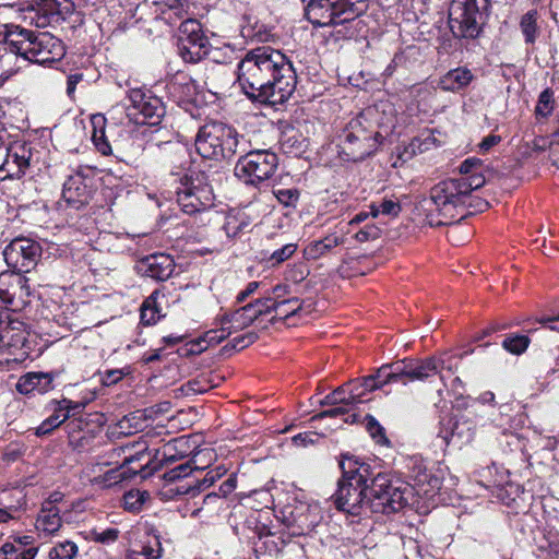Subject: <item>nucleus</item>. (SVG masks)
<instances>
[{"instance_id": "338daca9", "label": "nucleus", "mask_w": 559, "mask_h": 559, "mask_svg": "<svg viewBox=\"0 0 559 559\" xmlns=\"http://www.w3.org/2000/svg\"><path fill=\"white\" fill-rule=\"evenodd\" d=\"M282 301H289V304L282 309H274V312L281 319L289 318L300 309V301L298 298L283 299Z\"/></svg>"}, {"instance_id": "2eb2a0df", "label": "nucleus", "mask_w": 559, "mask_h": 559, "mask_svg": "<svg viewBox=\"0 0 559 559\" xmlns=\"http://www.w3.org/2000/svg\"><path fill=\"white\" fill-rule=\"evenodd\" d=\"M179 32L178 53L186 62H198L209 53V40L197 20L187 17Z\"/></svg>"}, {"instance_id": "ea45409f", "label": "nucleus", "mask_w": 559, "mask_h": 559, "mask_svg": "<svg viewBox=\"0 0 559 559\" xmlns=\"http://www.w3.org/2000/svg\"><path fill=\"white\" fill-rule=\"evenodd\" d=\"M157 293L154 292L151 296H148L141 307V323L144 325H153L155 324L162 317L160 310L156 305Z\"/></svg>"}, {"instance_id": "412c9836", "label": "nucleus", "mask_w": 559, "mask_h": 559, "mask_svg": "<svg viewBox=\"0 0 559 559\" xmlns=\"http://www.w3.org/2000/svg\"><path fill=\"white\" fill-rule=\"evenodd\" d=\"M340 467L342 469V478L338 483L368 487L367 481L372 477V471L369 464L346 453L341 456Z\"/></svg>"}, {"instance_id": "6e6d98bb", "label": "nucleus", "mask_w": 559, "mask_h": 559, "mask_svg": "<svg viewBox=\"0 0 559 559\" xmlns=\"http://www.w3.org/2000/svg\"><path fill=\"white\" fill-rule=\"evenodd\" d=\"M297 248V243H286L282 248L274 250L267 261L272 266L278 265L292 258L296 253Z\"/></svg>"}, {"instance_id": "39448f33", "label": "nucleus", "mask_w": 559, "mask_h": 559, "mask_svg": "<svg viewBox=\"0 0 559 559\" xmlns=\"http://www.w3.org/2000/svg\"><path fill=\"white\" fill-rule=\"evenodd\" d=\"M409 487L400 478L379 473L371 478L367 498V507L373 513L389 514L397 512L407 503Z\"/></svg>"}, {"instance_id": "052dcab7", "label": "nucleus", "mask_w": 559, "mask_h": 559, "mask_svg": "<svg viewBox=\"0 0 559 559\" xmlns=\"http://www.w3.org/2000/svg\"><path fill=\"white\" fill-rule=\"evenodd\" d=\"M552 136L550 139L545 136H536L532 141L524 144V154L531 156L533 153H540L545 150H549V156L551 155Z\"/></svg>"}, {"instance_id": "423d86ee", "label": "nucleus", "mask_w": 559, "mask_h": 559, "mask_svg": "<svg viewBox=\"0 0 559 559\" xmlns=\"http://www.w3.org/2000/svg\"><path fill=\"white\" fill-rule=\"evenodd\" d=\"M176 193L178 205L189 215L206 213L214 204L213 189L204 173L190 171L185 175Z\"/></svg>"}, {"instance_id": "f3484780", "label": "nucleus", "mask_w": 559, "mask_h": 559, "mask_svg": "<svg viewBox=\"0 0 559 559\" xmlns=\"http://www.w3.org/2000/svg\"><path fill=\"white\" fill-rule=\"evenodd\" d=\"M277 518L297 535L310 532L321 520L318 506L301 501L285 506Z\"/></svg>"}, {"instance_id": "de8ad7c7", "label": "nucleus", "mask_w": 559, "mask_h": 559, "mask_svg": "<svg viewBox=\"0 0 559 559\" xmlns=\"http://www.w3.org/2000/svg\"><path fill=\"white\" fill-rule=\"evenodd\" d=\"M187 443L183 438H177L165 444L163 448L165 461L173 463L183 457L186 455L183 449L187 448Z\"/></svg>"}, {"instance_id": "bf43d9fd", "label": "nucleus", "mask_w": 559, "mask_h": 559, "mask_svg": "<svg viewBox=\"0 0 559 559\" xmlns=\"http://www.w3.org/2000/svg\"><path fill=\"white\" fill-rule=\"evenodd\" d=\"M146 499V492L131 490L123 496V507L126 510L136 512L141 509Z\"/></svg>"}, {"instance_id": "7c9ffc66", "label": "nucleus", "mask_w": 559, "mask_h": 559, "mask_svg": "<svg viewBox=\"0 0 559 559\" xmlns=\"http://www.w3.org/2000/svg\"><path fill=\"white\" fill-rule=\"evenodd\" d=\"M474 75L467 68H455L442 75L438 86L445 92H459L467 87Z\"/></svg>"}, {"instance_id": "20e7f679", "label": "nucleus", "mask_w": 559, "mask_h": 559, "mask_svg": "<svg viewBox=\"0 0 559 559\" xmlns=\"http://www.w3.org/2000/svg\"><path fill=\"white\" fill-rule=\"evenodd\" d=\"M368 9L367 0H309L306 7L308 20L316 26H338L337 35L355 36L353 23Z\"/></svg>"}, {"instance_id": "c85d7f7f", "label": "nucleus", "mask_w": 559, "mask_h": 559, "mask_svg": "<svg viewBox=\"0 0 559 559\" xmlns=\"http://www.w3.org/2000/svg\"><path fill=\"white\" fill-rule=\"evenodd\" d=\"M440 424L442 428L439 431L438 437L441 438L447 444L452 441L459 443H468L474 437L467 423H459L449 417L443 418Z\"/></svg>"}, {"instance_id": "4468645a", "label": "nucleus", "mask_w": 559, "mask_h": 559, "mask_svg": "<svg viewBox=\"0 0 559 559\" xmlns=\"http://www.w3.org/2000/svg\"><path fill=\"white\" fill-rule=\"evenodd\" d=\"M73 9L70 0H35L26 10L24 20L31 25L44 28L64 21Z\"/></svg>"}, {"instance_id": "aec40b11", "label": "nucleus", "mask_w": 559, "mask_h": 559, "mask_svg": "<svg viewBox=\"0 0 559 559\" xmlns=\"http://www.w3.org/2000/svg\"><path fill=\"white\" fill-rule=\"evenodd\" d=\"M408 476L413 480L414 486L418 487L425 495L438 491L441 487V479L435 475L427 465V462L419 457L413 456L407 463Z\"/></svg>"}, {"instance_id": "f257e3e1", "label": "nucleus", "mask_w": 559, "mask_h": 559, "mask_svg": "<svg viewBox=\"0 0 559 559\" xmlns=\"http://www.w3.org/2000/svg\"><path fill=\"white\" fill-rule=\"evenodd\" d=\"M237 81L249 98L282 105L294 93L297 78L285 55L271 47H259L248 51L238 63Z\"/></svg>"}, {"instance_id": "473e14b6", "label": "nucleus", "mask_w": 559, "mask_h": 559, "mask_svg": "<svg viewBox=\"0 0 559 559\" xmlns=\"http://www.w3.org/2000/svg\"><path fill=\"white\" fill-rule=\"evenodd\" d=\"M91 123L93 127L92 141L95 147L103 155H110L111 146L105 133L106 118L103 115H94L91 118Z\"/></svg>"}, {"instance_id": "6e6552de", "label": "nucleus", "mask_w": 559, "mask_h": 559, "mask_svg": "<svg viewBox=\"0 0 559 559\" xmlns=\"http://www.w3.org/2000/svg\"><path fill=\"white\" fill-rule=\"evenodd\" d=\"M378 135L362 124L361 118L350 120L341 135L340 155L348 162L365 159L377 150Z\"/></svg>"}, {"instance_id": "b1692460", "label": "nucleus", "mask_w": 559, "mask_h": 559, "mask_svg": "<svg viewBox=\"0 0 559 559\" xmlns=\"http://www.w3.org/2000/svg\"><path fill=\"white\" fill-rule=\"evenodd\" d=\"M217 131L216 121L205 123L199 129L194 145L203 158L219 160Z\"/></svg>"}, {"instance_id": "69168bd1", "label": "nucleus", "mask_w": 559, "mask_h": 559, "mask_svg": "<svg viewBox=\"0 0 559 559\" xmlns=\"http://www.w3.org/2000/svg\"><path fill=\"white\" fill-rule=\"evenodd\" d=\"M381 230L379 227L374 225H366L359 231L355 234V238L359 242H366L369 240H374L380 237Z\"/></svg>"}, {"instance_id": "5fc2aeb1", "label": "nucleus", "mask_w": 559, "mask_h": 559, "mask_svg": "<svg viewBox=\"0 0 559 559\" xmlns=\"http://www.w3.org/2000/svg\"><path fill=\"white\" fill-rule=\"evenodd\" d=\"M132 554L141 555L144 559H158L162 554V547L157 536L151 537L141 545V550H132Z\"/></svg>"}, {"instance_id": "8fccbe9b", "label": "nucleus", "mask_w": 559, "mask_h": 559, "mask_svg": "<svg viewBox=\"0 0 559 559\" xmlns=\"http://www.w3.org/2000/svg\"><path fill=\"white\" fill-rule=\"evenodd\" d=\"M389 366L394 382H402L403 384L411 382V358L395 361Z\"/></svg>"}, {"instance_id": "f8f14e48", "label": "nucleus", "mask_w": 559, "mask_h": 559, "mask_svg": "<svg viewBox=\"0 0 559 559\" xmlns=\"http://www.w3.org/2000/svg\"><path fill=\"white\" fill-rule=\"evenodd\" d=\"M32 289L28 278L19 272L0 274V308L21 311L29 304Z\"/></svg>"}, {"instance_id": "72a5a7b5", "label": "nucleus", "mask_w": 559, "mask_h": 559, "mask_svg": "<svg viewBox=\"0 0 559 559\" xmlns=\"http://www.w3.org/2000/svg\"><path fill=\"white\" fill-rule=\"evenodd\" d=\"M241 33L245 37L255 39L258 41H267L272 36L271 27L252 16L246 17V23L241 27Z\"/></svg>"}, {"instance_id": "4d7b16f0", "label": "nucleus", "mask_w": 559, "mask_h": 559, "mask_svg": "<svg viewBox=\"0 0 559 559\" xmlns=\"http://www.w3.org/2000/svg\"><path fill=\"white\" fill-rule=\"evenodd\" d=\"M344 385L347 386V396L349 400V404L354 409L358 404L365 402L367 391L365 388H362L359 380L350 381L348 383H345Z\"/></svg>"}, {"instance_id": "c756f323", "label": "nucleus", "mask_w": 559, "mask_h": 559, "mask_svg": "<svg viewBox=\"0 0 559 559\" xmlns=\"http://www.w3.org/2000/svg\"><path fill=\"white\" fill-rule=\"evenodd\" d=\"M344 241L343 236L332 233L322 239L309 242L304 249V254L309 260H318L332 252L337 246L343 245Z\"/></svg>"}, {"instance_id": "a878e982", "label": "nucleus", "mask_w": 559, "mask_h": 559, "mask_svg": "<svg viewBox=\"0 0 559 559\" xmlns=\"http://www.w3.org/2000/svg\"><path fill=\"white\" fill-rule=\"evenodd\" d=\"M62 525L60 509L53 506V501H45L36 520V530L45 535L56 534Z\"/></svg>"}, {"instance_id": "79ce46f5", "label": "nucleus", "mask_w": 559, "mask_h": 559, "mask_svg": "<svg viewBox=\"0 0 559 559\" xmlns=\"http://www.w3.org/2000/svg\"><path fill=\"white\" fill-rule=\"evenodd\" d=\"M484 163L481 159L476 157H469L463 160L459 167L460 177L456 179H465L471 181L472 177H480L485 182V176L483 175Z\"/></svg>"}, {"instance_id": "c03bdc74", "label": "nucleus", "mask_w": 559, "mask_h": 559, "mask_svg": "<svg viewBox=\"0 0 559 559\" xmlns=\"http://www.w3.org/2000/svg\"><path fill=\"white\" fill-rule=\"evenodd\" d=\"M289 301H280L271 296L257 299L254 302H250L247 306H251L253 310L251 312L257 313V319L264 314H270L274 309L284 308Z\"/></svg>"}, {"instance_id": "f704fd0d", "label": "nucleus", "mask_w": 559, "mask_h": 559, "mask_svg": "<svg viewBox=\"0 0 559 559\" xmlns=\"http://www.w3.org/2000/svg\"><path fill=\"white\" fill-rule=\"evenodd\" d=\"M20 150L22 151L21 154L17 151L10 150L5 162L3 163V168L10 173L11 177L15 178L23 176L29 165L25 151L23 148Z\"/></svg>"}, {"instance_id": "a211bd4d", "label": "nucleus", "mask_w": 559, "mask_h": 559, "mask_svg": "<svg viewBox=\"0 0 559 559\" xmlns=\"http://www.w3.org/2000/svg\"><path fill=\"white\" fill-rule=\"evenodd\" d=\"M369 487L354 486L345 483H337V490L334 495L336 508L352 515L360 513L362 508H367L366 492Z\"/></svg>"}, {"instance_id": "9b49d317", "label": "nucleus", "mask_w": 559, "mask_h": 559, "mask_svg": "<svg viewBox=\"0 0 559 559\" xmlns=\"http://www.w3.org/2000/svg\"><path fill=\"white\" fill-rule=\"evenodd\" d=\"M120 453L121 449L111 448L109 451L105 452L103 455H98L86 465L84 474L93 486H96L99 489H107L130 477L127 474V471L123 469L122 465L109 468L103 474L99 473L103 467L117 463L115 459L118 457Z\"/></svg>"}, {"instance_id": "393cba45", "label": "nucleus", "mask_w": 559, "mask_h": 559, "mask_svg": "<svg viewBox=\"0 0 559 559\" xmlns=\"http://www.w3.org/2000/svg\"><path fill=\"white\" fill-rule=\"evenodd\" d=\"M140 270L153 280L166 281L175 271V262L168 254H152L140 262Z\"/></svg>"}, {"instance_id": "2f4dec72", "label": "nucleus", "mask_w": 559, "mask_h": 559, "mask_svg": "<svg viewBox=\"0 0 559 559\" xmlns=\"http://www.w3.org/2000/svg\"><path fill=\"white\" fill-rule=\"evenodd\" d=\"M537 10H530L522 15L520 20V29L524 36V41L527 45H533L540 34V26L538 23Z\"/></svg>"}, {"instance_id": "0eeeda50", "label": "nucleus", "mask_w": 559, "mask_h": 559, "mask_svg": "<svg viewBox=\"0 0 559 559\" xmlns=\"http://www.w3.org/2000/svg\"><path fill=\"white\" fill-rule=\"evenodd\" d=\"M490 7V0H453L449 26L455 37L475 38L480 31V20Z\"/></svg>"}, {"instance_id": "e433bc0d", "label": "nucleus", "mask_w": 559, "mask_h": 559, "mask_svg": "<svg viewBox=\"0 0 559 559\" xmlns=\"http://www.w3.org/2000/svg\"><path fill=\"white\" fill-rule=\"evenodd\" d=\"M52 408V414L48 416L37 428V436H45L50 433L53 429L59 427L62 423H64L69 418V412H62L58 405H50Z\"/></svg>"}, {"instance_id": "13d9d810", "label": "nucleus", "mask_w": 559, "mask_h": 559, "mask_svg": "<svg viewBox=\"0 0 559 559\" xmlns=\"http://www.w3.org/2000/svg\"><path fill=\"white\" fill-rule=\"evenodd\" d=\"M554 109V94L550 90L540 93L535 108V114L539 117H548Z\"/></svg>"}, {"instance_id": "49530a36", "label": "nucleus", "mask_w": 559, "mask_h": 559, "mask_svg": "<svg viewBox=\"0 0 559 559\" xmlns=\"http://www.w3.org/2000/svg\"><path fill=\"white\" fill-rule=\"evenodd\" d=\"M354 408L348 406H334L330 409H326L324 412L319 413L318 415L313 416L311 420L322 419L325 417L330 418H337L342 417L344 423H355L357 420V415L355 413H352Z\"/></svg>"}, {"instance_id": "bb28decb", "label": "nucleus", "mask_w": 559, "mask_h": 559, "mask_svg": "<svg viewBox=\"0 0 559 559\" xmlns=\"http://www.w3.org/2000/svg\"><path fill=\"white\" fill-rule=\"evenodd\" d=\"M25 341L21 322L0 319V352L22 347Z\"/></svg>"}, {"instance_id": "a19ab883", "label": "nucleus", "mask_w": 559, "mask_h": 559, "mask_svg": "<svg viewBox=\"0 0 559 559\" xmlns=\"http://www.w3.org/2000/svg\"><path fill=\"white\" fill-rule=\"evenodd\" d=\"M531 340L525 334L511 333L506 335L502 347L512 355H522L528 347Z\"/></svg>"}, {"instance_id": "ddd939ff", "label": "nucleus", "mask_w": 559, "mask_h": 559, "mask_svg": "<svg viewBox=\"0 0 559 559\" xmlns=\"http://www.w3.org/2000/svg\"><path fill=\"white\" fill-rule=\"evenodd\" d=\"M41 255V247L35 240L19 237L13 239L4 249L3 257L11 272L20 274L32 271Z\"/></svg>"}, {"instance_id": "4be33fe9", "label": "nucleus", "mask_w": 559, "mask_h": 559, "mask_svg": "<svg viewBox=\"0 0 559 559\" xmlns=\"http://www.w3.org/2000/svg\"><path fill=\"white\" fill-rule=\"evenodd\" d=\"M216 128L219 135L217 140L219 160L231 158L237 153L246 152L249 148L245 136L239 134L234 127L216 121Z\"/></svg>"}, {"instance_id": "0e129e2a", "label": "nucleus", "mask_w": 559, "mask_h": 559, "mask_svg": "<svg viewBox=\"0 0 559 559\" xmlns=\"http://www.w3.org/2000/svg\"><path fill=\"white\" fill-rule=\"evenodd\" d=\"M366 427L370 436L376 440L377 443L386 442L384 429L382 426L370 415L366 416Z\"/></svg>"}, {"instance_id": "864d4df0", "label": "nucleus", "mask_w": 559, "mask_h": 559, "mask_svg": "<svg viewBox=\"0 0 559 559\" xmlns=\"http://www.w3.org/2000/svg\"><path fill=\"white\" fill-rule=\"evenodd\" d=\"M400 212V203L393 200H383L382 202H380V204L372 203L370 205V214L372 217H377L380 214L388 216H396Z\"/></svg>"}, {"instance_id": "cd10ccee", "label": "nucleus", "mask_w": 559, "mask_h": 559, "mask_svg": "<svg viewBox=\"0 0 559 559\" xmlns=\"http://www.w3.org/2000/svg\"><path fill=\"white\" fill-rule=\"evenodd\" d=\"M169 96L176 102H190L197 95L195 82L186 73H177L166 85Z\"/></svg>"}, {"instance_id": "58836bf2", "label": "nucleus", "mask_w": 559, "mask_h": 559, "mask_svg": "<svg viewBox=\"0 0 559 559\" xmlns=\"http://www.w3.org/2000/svg\"><path fill=\"white\" fill-rule=\"evenodd\" d=\"M435 365H436V373H439L440 380L445 383V376L443 371H448L450 373H455L459 369V357L454 354L444 352L439 355L433 356ZM447 386V384H444Z\"/></svg>"}, {"instance_id": "603ef678", "label": "nucleus", "mask_w": 559, "mask_h": 559, "mask_svg": "<svg viewBox=\"0 0 559 559\" xmlns=\"http://www.w3.org/2000/svg\"><path fill=\"white\" fill-rule=\"evenodd\" d=\"M321 406L330 405V406H348L349 400L347 396V386L344 384L335 389L330 394L325 395L323 400L320 401Z\"/></svg>"}, {"instance_id": "6ab92c4d", "label": "nucleus", "mask_w": 559, "mask_h": 559, "mask_svg": "<svg viewBox=\"0 0 559 559\" xmlns=\"http://www.w3.org/2000/svg\"><path fill=\"white\" fill-rule=\"evenodd\" d=\"M92 179L78 171L68 177L63 183L62 199L74 209L87 203L91 197Z\"/></svg>"}, {"instance_id": "37998d69", "label": "nucleus", "mask_w": 559, "mask_h": 559, "mask_svg": "<svg viewBox=\"0 0 559 559\" xmlns=\"http://www.w3.org/2000/svg\"><path fill=\"white\" fill-rule=\"evenodd\" d=\"M38 548L22 549L10 542L0 547V559H35Z\"/></svg>"}, {"instance_id": "5701e85b", "label": "nucleus", "mask_w": 559, "mask_h": 559, "mask_svg": "<svg viewBox=\"0 0 559 559\" xmlns=\"http://www.w3.org/2000/svg\"><path fill=\"white\" fill-rule=\"evenodd\" d=\"M59 372H27L15 384L19 393L24 395L45 394L53 389V381Z\"/></svg>"}, {"instance_id": "09e8293b", "label": "nucleus", "mask_w": 559, "mask_h": 559, "mask_svg": "<svg viewBox=\"0 0 559 559\" xmlns=\"http://www.w3.org/2000/svg\"><path fill=\"white\" fill-rule=\"evenodd\" d=\"M249 226L247 218L242 215H227L224 223V230L229 238L237 237Z\"/></svg>"}, {"instance_id": "e2e57ef3", "label": "nucleus", "mask_w": 559, "mask_h": 559, "mask_svg": "<svg viewBox=\"0 0 559 559\" xmlns=\"http://www.w3.org/2000/svg\"><path fill=\"white\" fill-rule=\"evenodd\" d=\"M188 2L187 0H170L167 3V10L163 11L164 15H168V19H171L173 15L177 19H185L187 15Z\"/></svg>"}, {"instance_id": "c9c22d12", "label": "nucleus", "mask_w": 559, "mask_h": 559, "mask_svg": "<svg viewBox=\"0 0 559 559\" xmlns=\"http://www.w3.org/2000/svg\"><path fill=\"white\" fill-rule=\"evenodd\" d=\"M411 382L423 381L432 374H436V365L433 356L424 359L411 358Z\"/></svg>"}, {"instance_id": "f03ea898", "label": "nucleus", "mask_w": 559, "mask_h": 559, "mask_svg": "<svg viewBox=\"0 0 559 559\" xmlns=\"http://www.w3.org/2000/svg\"><path fill=\"white\" fill-rule=\"evenodd\" d=\"M64 52L62 41L50 33L36 35L21 26H12L0 47V67L3 70L0 80H9L22 68V63H52L59 61Z\"/></svg>"}, {"instance_id": "9d476101", "label": "nucleus", "mask_w": 559, "mask_h": 559, "mask_svg": "<svg viewBox=\"0 0 559 559\" xmlns=\"http://www.w3.org/2000/svg\"><path fill=\"white\" fill-rule=\"evenodd\" d=\"M236 166L235 175L247 185L257 186L273 176L278 160L269 150L246 151Z\"/></svg>"}, {"instance_id": "3c124183", "label": "nucleus", "mask_w": 559, "mask_h": 559, "mask_svg": "<svg viewBox=\"0 0 559 559\" xmlns=\"http://www.w3.org/2000/svg\"><path fill=\"white\" fill-rule=\"evenodd\" d=\"M78 554V546L70 540L55 545L49 551V559H73Z\"/></svg>"}, {"instance_id": "680f3d73", "label": "nucleus", "mask_w": 559, "mask_h": 559, "mask_svg": "<svg viewBox=\"0 0 559 559\" xmlns=\"http://www.w3.org/2000/svg\"><path fill=\"white\" fill-rule=\"evenodd\" d=\"M273 194L285 206L295 207L299 200V191L296 188L276 189L273 191Z\"/></svg>"}, {"instance_id": "4c0bfd02", "label": "nucleus", "mask_w": 559, "mask_h": 559, "mask_svg": "<svg viewBox=\"0 0 559 559\" xmlns=\"http://www.w3.org/2000/svg\"><path fill=\"white\" fill-rule=\"evenodd\" d=\"M51 320L66 330H72L76 326L75 316L72 307L67 304L55 305L53 311H51Z\"/></svg>"}, {"instance_id": "774afa93", "label": "nucleus", "mask_w": 559, "mask_h": 559, "mask_svg": "<svg viewBox=\"0 0 559 559\" xmlns=\"http://www.w3.org/2000/svg\"><path fill=\"white\" fill-rule=\"evenodd\" d=\"M226 469L224 467H216L215 469L209 471L204 478L200 483V487L207 488L212 486L217 479L225 475Z\"/></svg>"}, {"instance_id": "1a4fd4ad", "label": "nucleus", "mask_w": 559, "mask_h": 559, "mask_svg": "<svg viewBox=\"0 0 559 559\" xmlns=\"http://www.w3.org/2000/svg\"><path fill=\"white\" fill-rule=\"evenodd\" d=\"M251 306H243L231 314H223L216 319L217 328L207 331L203 338L193 343L190 353L199 354L206 349L207 345H217L231 335L234 332L249 326L255 319L257 313L251 312Z\"/></svg>"}, {"instance_id": "dca6fc26", "label": "nucleus", "mask_w": 559, "mask_h": 559, "mask_svg": "<svg viewBox=\"0 0 559 559\" xmlns=\"http://www.w3.org/2000/svg\"><path fill=\"white\" fill-rule=\"evenodd\" d=\"M129 100L131 108L127 115L135 117L136 123L155 124L165 114L162 99L150 90L132 88L129 92Z\"/></svg>"}, {"instance_id": "7ed1b4c3", "label": "nucleus", "mask_w": 559, "mask_h": 559, "mask_svg": "<svg viewBox=\"0 0 559 559\" xmlns=\"http://www.w3.org/2000/svg\"><path fill=\"white\" fill-rule=\"evenodd\" d=\"M484 185L485 181L477 176L472 177L471 181L450 178L435 185L429 195L420 202L429 225L440 226L457 222L466 216L469 207L481 210V204L475 203L477 200L473 191Z\"/></svg>"}, {"instance_id": "a18cd8bd", "label": "nucleus", "mask_w": 559, "mask_h": 559, "mask_svg": "<svg viewBox=\"0 0 559 559\" xmlns=\"http://www.w3.org/2000/svg\"><path fill=\"white\" fill-rule=\"evenodd\" d=\"M216 386V383L207 377V376H201L198 378H194L190 381H188L186 384L182 385V391L187 395L191 394H202L211 390L212 388Z\"/></svg>"}]
</instances>
